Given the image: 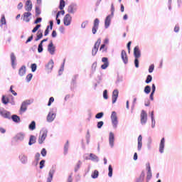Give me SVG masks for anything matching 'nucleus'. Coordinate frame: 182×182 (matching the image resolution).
<instances>
[{
    "label": "nucleus",
    "instance_id": "54",
    "mask_svg": "<svg viewBox=\"0 0 182 182\" xmlns=\"http://www.w3.org/2000/svg\"><path fill=\"white\" fill-rule=\"evenodd\" d=\"M41 154L43 156H46V154H47V151L46 149H43L42 151H41Z\"/></svg>",
    "mask_w": 182,
    "mask_h": 182
},
{
    "label": "nucleus",
    "instance_id": "36",
    "mask_svg": "<svg viewBox=\"0 0 182 182\" xmlns=\"http://www.w3.org/2000/svg\"><path fill=\"white\" fill-rule=\"evenodd\" d=\"M20 159L22 161V163H23V164L26 163L27 161H28L27 157L26 156H24V155H21L20 156Z\"/></svg>",
    "mask_w": 182,
    "mask_h": 182
},
{
    "label": "nucleus",
    "instance_id": "28",
    "mask_svg": "<svg viewBox=\"0 0 182 182\" xmlns=\"http://www.w3.org/2000/svg\"><path fill=\"white\" fill-rule=\"evenodd\" d=\"M144 178H145V173L144 171H142L139 178L137 179V182H142L144 180Z\"/></svg>",
    "mask_w": 182,
    "mask_h": 182
},
{
    "label": "nucleus",
    "instance_id": "57",
    "mask_svg": "<svg viewBox=\"0 0 182 182\" xmlns=\"http://www.w3.org/2000/svg\"><path fill=\"white\" fill-rule=\"evenodd\" d=\"M179 31H180V27H179V26H175V27H174V32H175V33H178Z\"/></svg>",
    "mask_w": 182,
    "mask_h": 182
},
{
    "label": "nucleus",
    "instance_id": "49",
    "mask_svg": "<svg viewBox=\"0 0 182 182\" xmlns=\"http://www.w3.org/2000/svg\"><path fill=\"white\" fill-rule=\"evenodd\" d=\"M103 125H104V122L101 121V122H97V127L98 129H101Z\"/></svg>",
    "mask_w": 182,
    "mask_h": 182
},
{
    "label": "nucleus",
    "instance_id": "1",
    "mask_svg": "<svg viewBox=\"0 0 182 182\" xmlns=\"http://www.w3.org/2000/svg\"><path fill=\"white\" fill-rule=\"evenodd\" d=\"M48 136V132L46 130H42L40 133V136L38 139V142L40 144H42L46 140Z\"/></svg>",
    "mask_w": 182,
    "mask_h": 182
},
{
    "label": "nucleus",
    "instance_id": "27",
    "mask_svg": "<svg viewBox=\"0 0 182 182\" xmlns=\"http://www.w3.org/2000/svg\"><path fill=\"white\" fill-rule=\"evenodd\" d=\"M42 38H43V32L41 31V30H38V33H37V38H36V41H38Z\"/></svg>",
    "mask_w": 182,
    "mask_h": 182
},
{
    "label": "nucleus",
    "instance_id": "60",
    "mask_svg": "<svg viewBox=\"0 0 182 182\" xmlns=\"http://www.w3.org/2000/svg\"><path fill=\"white\" fill-rule=\"evenodd\" d=\"M13 86H11V88H10V91L11 92V93L14 95V96H16L17 95V93L14 91V90H13Z\"/></svg>",
    "mask_w": 182,
    "mask_h": 182
},
{
    "label": "nucleus",
    "instance_id": "11",
    "mask_svg": "<svg viewBox=\"0 0 182 182\" xmlns=\"http://www.w3.org/2000/svg\"><path fill=\"white\" fill-rule=\"evenodd\" d=\"M33 8V4L31 0H27L25 6V9L26 11L30 12L31 11Z\"/></svg>",
    "mask_w": 182,
    "mask_h": 182
},
{
    "label": "nucleus",
    "instance_id": "3",
    "mask_svg": "<svg viewBox=\"0 0 182 182\" xmlns=\"http://www.w3.org/2000/svg\"><path fill=\"white\" fill-rule=\"evenodd\" d=\"M140 121L141 124H145L147 122V113L144 110L141 112Z\"/></svg>",
    "mask_w": 182,
    "mask_h": 182
},
{
    "label": "nucleus",
    "instance_id": "53",
    "mask_svg": "<svg viewBox=\"0 0 182 182\" xmlns=\"http://www.w3.org/2000/svg\"><path fill=\"white\" fill-rule=\"evenodd\" d=\"M32 72H35L37 69V65L36 64H32L31 65Z\"/></svg>",
    "mask_w": 182,
    "mask_h": 182
},
{
    "label": "nucleus",
    "instance_id": "17",
    "mask_svg": "<svg viewBox=\"0 0 182 182\" xmlns=\"http://www.w3.org/2000/svg\"><path fill=\"white\" fill-rule=\"evenodd\" d=\"M111 23V16H107L105 20V28H108Z\"/></svg>",
    "mask_w": 182,
    "mask_h": 182
},
{
    "label": "nucleus",
    "instance_id": "16",
    "mask_svg": "<svg viewBox=\"0 0 182 182\" xmlns=\"http://www.w3.org/2000/svg\"><path fill=\"white\" fill-rule=\"evenodd\" d=\"M165 147V138H162L159 144V152L161 154L164 153Z\"/></svg>",
    "mask_w": 182,
    "mask_h": 182
},
{
    "label": "nucleus",
    "instance_id": "63",
    "mask_svg": "<svg viewBox=\"0 0 182 182\" xmlns=\"http://www.w3.org/2000/svg\"><path fill=\"white\" fill-rule=\"evenodd\" d=\"M33 39V36L32 35L29 38H28V40L26 41V43L31 42Z\"/></svg>",
    "mask_w": 182,
    "mask_h": 182
},
{
    "label": "nucleus",
    "instance_id": "32",
    "mask_svg": "<svg viewBox=\"0 0 182 182\" xmlns=\"http://www.w3.org/2000/svg\"><path fill=\"white\" fill-rule=\"evenodd\" d=\"M65 6V0H60V10H63L64 7Z\"/></svg>",
    "mask_w": 182,
    "mask_h": 182
},
{
    "label": "nucleus",
    "instance_id": "52",
    "mask_svg": "<svg viewBox=\"0 0 182 182\" xmlns=\"http://www.w3.org/2000/svg\"><path fill=\"white\" fill-rule=\"evenodd\" d=\"M60 14H61V15H65V10H61V11H58V13H57V18H59V16Z\"/></svg>",
    "mask_w": 182,
    "mask_h": 182
},
{
    "label": "nucleus",
    "instance_id": "24",
    "mask_svg": "<svg viewBox=\"0 0 182 182\" xmlns=\"http://www.w3.org/2000/svg\"><path fill=\"white\" fill-rule=\"evenodd\" d=\"M26 73V66H22L21 68L19 70V75L21 76H23Z\"/></svg>",
    "mask_w": 182,
    "mask_h": 182
},
{
    "label": "nucleus",
    "instance_id": "9",
    "mask_svg": "<svg viewBox=\"0 0 182 182\" xmlns=\"http://www.w3.org/2000/svg\"><path fill=\"white\" fill-rule=\"evenodd\" d=\"M72 21V17L70 14H65V17H64V25L68 26L70 25Z\"/></svg>",
    "mask_w": 182,
    "mask_h": 182
},
{
    "label": "nucleus",
    "instance_id": "50",
    "mask_svg": "<svg viewBox=\"0 0 182 182\" xmlns=\"http://www.w3.org/2000/svg\"><path fill=\"white\" fill-rule=\"evenodd\" d=\"M131 45H132V41H129L127 43V50H128V53H130V50H131Z\"/></svg>",
    "mask_w": 182,
    "mask_h": 182
},
{
    "label": "nucleus",
    "instance_id": "39",
    "mask_svg": "<svg viewBox=\"0 0 182 182\" xmlns=\"http://www.w3.org/2000/svg\"><path fill=\"white\" fill-rule=\"evenodd\" d=\"M12 119L15 122H20V118L17 115L12 116Z\"/></svg>",
    "mask_w": 182,
    "mask_h": 182
},
{
    "label": "nucleus",
    "instance_id": "20",
    "mask_svg": "<svg viewBox=\"0 0 182 182\" xmlns=\"http://www.w3.org/2000/svg\"><path fill=\"white\" fill-rule=\"evenodd\" d=\"M53 26V21H50V26H48L46 31H45V36H47L50 32V31H52ZM50 29V31H49Z\"/></svg>",
    "mask_w": 182,
    "mask_h": 182
},
{
    "label": "nucleus",
    "instance_id": "15",
    "mask_svg": "<svg viewBox=\"0 0 182 182\" xmlns=\"http://www.w3.org/2000/svg\"><path fill=\"white\" fill-rule=\"evenodd\" d=\"M114 134L112 132L109 134V144L111 147L114 146Z\"/></svg>",
    "mask_w": 182,
    "mask_h": 182
},
{
    "label": "nucleus",
    "instance_id": "12",
    "mask_svg": "<svg viewBox=\"0 0 182 182\" xmlns=\"http://www.w3.org/2000/svg\"><path fill=\"white\" fill-rule=\"evenodd\" d=\"M0 115L6 119H9L11 117L10 112L4 110V109H0Z\"/></svg>",
    "mask_w": 182,
    "mask_h": 182
},
{
    "label": "nucleus",
    "instance_id": "7",
    "mask_svg": "<svg viewBox=\"0 0 182 182\" xmlns=\"http://www.w3.org/2000/svg\"><path fill=\"white\" fill-rule=\"evenodd\" d=\"M102 62L104 63L102 65H101L102 70H105L109 67V61L107 57H102Z\"/></svg>",
    "mask_w": 182,
    "mask_h": 182
},
{
    "label": "nucleus",
    "instance_id": "58",
    "mask_svg": "<svg viewBox=\"0 0 182 182\" xmlns=\"http://www.w3.org/2000/svg\"><path fill=\"white\" fill-rule=\"evenodd\" d=\"M33 77V75L32 74H29L27 77H26V79H27V81L28 82H30L31 80Z\"/></svg>",
    "mask_w": 182,
    "mask_h": 182
},
{
    "label": "nucleus",
    "instance_id": "41",
    "mask_svg": "<svg viewBox=\"0 0 182 182\" xmlns=\"http://www.w3.org/2000/svg\"><path fill=\"white\" fill-rule=\"evenodd\" d=\"M152 81V76L151 75H148L146 77V80L145 81L146 83L149 84Z\"/></svg>",
    "mask_w": 182,
    "mask_h": 182
},
{
    "label": "nucleus",
    "instance_id": "22",
    "mask_svg": "<svg viewBox=\"0 0 182 182\" xmlns=\"http://www.w3.org/2000/svg\"><path fill=\"white\" fill-rule=\"evenodd\" d=\"M54 66L53 60H50L49 63L46 65V68L49 70H52Z\"/></svg>",
    "mask_w": 182,
    "mask_h": 182
},
{
    "label": "nucleus",
    "instance_id": "51",
    "mask_svg": "<svg viewBox=\"0 0 182 182\" xmlns=\"http://www.w3.org/2000/svg\"><path fill=\"white\" fill-rule=\"evenodd\" d=\"M103 98L105 99V100L108 99L107 90H104L103 91Z\"/></svg>",
    "mask_w": 182,
    "mask_h": 182
},
{
    "label": "nucleus",
    "instance_id": "37",
    "mask_svg": "<svg viewBox=\"0 0 182 182\" xmlns=\"http://www.w3.org/2000/svg\"><path fill=\"white\" fill-rule=\"evenodd\" d=\"M2 102L4 105H7L9 102V99L8 97H6L4 95L2 97Z\"/></svg>",
    "mask_w": 182,
    "mask_h": 182
},
{
    "label": "nucleus",
    "instance_id": "5",
    "mask_svg": "<svg viewBox=\"0 0 182 182\" xmlns=\"http://www.w3.org/2000/svg\"><path fill=\"white\" fill-rule=\"evenodd\" d=\"M121 58L124 64H127L129 62L128 55L125 50H122L121 51Z\"/></svg>",
    "mask_w": 182,
    "mask_h": 182
},
{
    "label": "nucleus",
    "instance_id": "47",
    "mask_svg": "<svg viewBox=\"0 0 182 182\" xmlns=\"http://www.w3.org/2000/svg\"><path fill=\"white\" fill-rule=\"evenodd\" d=\"M104 115L103 112H100L95 115V119H101Z\"/></svg>",
    "mask_w": 182,
    "mask_h": 182
},
{
    "label": "nucleus",
    "instance_id": "55",
    "mask_svg": "<svg viewBox=\"0 0 182 182\" xmlns=\"http://www.w3.org/2000/svg\"><path fill=\"white\" fill-rule=\"evenodd\" d=\"M55 101V99H54V97H50V100H49V102H48V106H50L51 105V104L53 102Z\"/></svg>",
    "mask_w": 182,
    "mask_h": 182
},
{
    "label": "nucleus",
    "instance_id": "38",
    "mask_svg": "<svg viewBox=\"0 0 182 182\" xmlns=\"http://www.w3.org/2000/svg\"><path fill=\"white\" fill-rule=\"evenodd\" d=\"M144 91L146 94H149L151 92V87L149 85L146 86Z\"/></svg>",
    "mask_w": 182,
    "mask_h": 182
},
{
    "label": "nucleus",
    "instance_id": "40",
    "mask_svg": "<svg viewBox=\"0 0 182 182\" xmlns=\"http://www.w3.org/2000/svg\"><path fill=\"white\" fill-rule=\"evenodd\" d=\"M29 129L31 130H34L36 129V122L34 121H33L29 125Z\"/></svg>",
    "mask_w": 182,
    "mask_h": 182
},
{
    "label": "nucleus",
    "instance_id": "42",
    "mask_svg": "<svg viewBox=\"0 0 182 182\" xmlns=\"http://www.w3.org/2000/svg\"><path fill=\"white\" fill-rule=\"evenodd\" d=\"M41 27V24H37L36 27L33 28L32 32L35 33Z\"/></svg>",
    "mask_w": 182,
    "mask_h": 182
},
{
    "label": "nucleus",
    "instance_id": "4",
    "mask_svg": "<svg viewBox=\"0 0 182 182\" xmlns=\"http://www.w3.org/2000/svg\"><path fill=\"white\" fill-rule=\"evenodd\" d=\"M111 121L114 127H117L118 124L117 115L115 112H112L111 114Z\"/></svg>",
    "mask_w": 182,
    "mask_h": 182
},
{
    "label": "nucleus",
    "instance_id": "34",
    "mask_svg": "<svg viewBox=\"0 0 182 182\" xmlns=\"http://www.w3.org/2000/svg\"><path fill=\"white\" fill-rule=\"evenodd\" d=\"M99 176V171L97 170L94 171V173L91 174L92 178H97Z\"/></svg>",
    "mask_w": 182,
    "mask_h": 182
},
{
    "label": "nucleus",
    "instance_id": "48",
    "mask_svg": "<svg viewBox=\"0 0 182 182\" xmlns=\"http://www.w3.org/2000/svg\"><path fill=\"white\" fill-rule=\"evenodd\" d=\"M1 24L3 25H6V18H5V16H2L1 19Z\"/></svg>",
    "mask_w": 182,
    "mask_h": 182
},
{
    "label": "nucleus",
    "instance_id": "59",
    "mask_svg": "<svg viewBox=\"0 0 182 182\" xmlns=\"http://www.w3.org/2000/svg\"><path fill=\"white\" fill-rule=\"evenodd\" d=\"M23 7V4L22 2H20L18 4V10H21L22 9V8Z\"/></svg>",
    "mask_w": 182,
    "mask_h": 182
},
{
    "label": "nucleus",
    "instance_id": "26",
    "mask_svg": "<svg viewBox=\"0 0 182 182\" xmlns=\"http://www.w3.org/2000/svg\"><path fill=\"white\" fill-rule=\"evenodd\" d=\"M36 142V137L31 135V137H30V141H29L28 144L30 146H31L32 144H35Z\"/></svg>",
    "mask_w": 182,
    "mask_h": 182
},
{
    "label": "nucleus",
    "instance_id": "13",
    "mask_svg": "<svg viewBox=\"0 0 182 182\" xmlns=\"http://www.w3.org/2000/svg\"><path fill=\"white\" fill-rule=\"evenodd\" d=\"M48 50L50 53V54H51V55L55 54V47H54L53 41H51L50 43V44L48 45Z\"/></svg>",
    "mask_w": 182,
    "mask_h": 182
},
{
    "label": "nucleus",
    "instance_id": "19",
    "mask_svg": "<svg viewBox=\"0 0 182 182\" xmlns=\"http://www.w3.org/2000/svg\"><path fill=\"white\" fill-rule=\"evenodd\" d=\"M55 118V114L53 112H50L48 115L47 120L48 122H52Z\"/></svg>",
    "mask_w": 182,
    "mask_h": 182
},
{
    "label": "nucleus",
    "instance_id": "30",
    "mask_svg": "<svg viewBox=\"0 0 182 182\" xmlns=\"http://www.w3.org/2000/svg\"><path fill=\"white\" fill-rule=\"evenodd\" d=\"M27 109V104L26 102H23L21 107V113L26 112Z\"/></svg>",
    "mask_w": 182,
    "mask_h": 182
},
{
    "label": "nucleus",
    "instance_id": "45",
    "mask_svg": "<svg viewBox=\"0 0 182 182\" xmlns=\"http://www.w3.org/2000/svg\"><path fill=\"white\" fill-rule=\"evenodd\" d=\"M43 50V44L42 43H40L39 46H38V53H42Z\"/></svg>",
    "mask_w": 182,
    "mask_h": 182
},
{
    "label": "nucleus",
    "instance_id": "64",
    "mask_svg": "<svg viewBox=\"0 0 182 182\" xmlns=\"http://www.w3.org/2000/svg\"><path fill=\"white\" fill-rule=\"evenodd\" d=\"M40 157H41V154H40L39 153H37V154H36V159L37 161H39V160H40Z\"/></svg>",
    "mask_w": 182,
    "mask_h": 182
},
{
    "label": "nucleus",
    "instance_id": "43",
    "mask_svg": "<svg viewBox=\"0 0 182 182\" xmlns=\"http://www.w3.org/2000/svg\"><path fill=\"white\" fill-rule=\"evenodd\" d=\"M90 158H91V160H92V161L98 159V157L93 154H90Z\"/></svg>",
    "mask_w": 182,
    "mask_h": 182
},
{
    "label": "nucleus",
    "instance_id": "18",
    "mask_svg": "<svg viewBox=\"0 0 182 182\" xmlns=\"http://www.w3.org/2000/svg\"><path fill=\"white\" fill-rule=\"evenodd\" d=\"M137 141H138L137 149L138 151H141L142 148V136L141 135H139L138 136Z\"/></svg>",
    "mask_w": 182,
    "mask_h": 182
},
{
    "label": "nucleus",
    "instance_id": "44",
    "mask_svg": "<svg viewBox=\"0 0 182 182\" xmlns=\"http://www.w3.org/2000/svg\"><path fill=\"white\" fill-rule=\"evenodd\" d=\"M134 65H135V68H138L139 67V58L134 59Z\"/></svg>",
    "mask_w": 182,
    "mask_h": 182
},
{
    "label": "nucleus",
    "instance_id": "21",
    "mask_svg": "<svg viewBox=\"0 0 182 182\" xmlns=\"http://www.w3.org/2000/svg\"><path fill=\"white\" fill-rule=\"evenodd\" d=\"M11 65H12V67L14 68H15V63H16V55L14 54V53H11Z\"/></svg>",
    "mask_w": 182,
    "mask_h": 182
},
{
    "label": "nucleus",
    "instance_id": "2",
    "mask_svg": "<svg viewBox=\"0 0 182 182\" xmlns=\"http://www.w3.org/2000/svg\"><path fill=\"white\" fill-rule=\"evenodd\" d=\"M100 44H101V39L98 38L95 44H94V48H92V56L96 55V54L97 53Z\"/></svg>",
    "mask_w": 182,
    "mask_h": 182
},
{
    "label": "nucleus",
    "instance_id": "46",
    "mask_svg": "<svg viewBox=\"0 0 182 182\" xmlns=\"http://www.w3.org/2000/svg\"><path fill=\"white\" fill-rule=\"evenodd\" d=\"M154 68H155L154 65H151L149 68V73H152L154 70Z\"/></svg>",
    "mask_w": 182,
    "mask_h": 182
},
{
    "label": "nucleus",
    "instance_id": "35",
    "mask_svg": "<svg viewBox=\"0 0 182 182\" xmlns=\"http://www.w3.org/2000/svg\"><path fill=\"white\" fill-rule=\"evenodd\" d=\"M105 46V44H102L100 48V51H101L102 53L107 52V48H106Z\"/></svg>",
    "mask_w": 182,
    "mask_h": 182
},
{
    "label": "nucleus",
    "instance_id": "6",
    "mask_svg": "<svg viewBox=\"0 0 182 182\" xmlns=\"http://www.w3.org/2000/svg\"><path fill=\"white\" fill-rule=\"evenodd\" d=\"M99 24H100L99 18H95V20H94V26L92 27V34H96L97 31L98 30V28H99Z\"/></svg>",
    "mask_w": 182,
    "mask_h": 182
},
{
    "label": "nucleus",
    "instance_id": "31",
    "mask_svg": "<svg viewBox=\"0 0 182 182\" xmlns=\"http://www.w3.org/2000/svg\"><path fill=\"white\" fill-rule=\"evenodd\" d=\"M108 176L109 177H112V174H113V168L112 166L111 165H109L108 166Z\"/></svg>",
    "mask_w": 182,
    "mask_h": 182
},
{
    "label": "nucleus",
    "instance_id": "23",
    "mask_svg": "<svg viewBox=\"0 0 182 182\" xmlns=\"http://www.w3.org/2000/svg\"><path fill=\"white\" fill-rule=\"evenodd\" d=\"M24 134L19 133L15 136L16 141H22L24 139Z\"/></svg>",
    "mask_w": 182,
    "mask_h": 182
},
{
    "label": "nucleus",
    "instance_id": "14",
    "mask_svg": "<svg viewBox=\"0 0 182 182\" xmlns=\"http://www.w3.org/2000/svg\"><path fill=\"white\" fill-rule=\"evenodd\" d=\"M31 13L30 11L24 12L23 16V21L28 23L30 21V16H31Z\"/></svg>",
    "mask_w": 182,
    "mask_h": 182
},
{
    "label": "nucleus",
    "instance_id": "10",
    "mask_svg": "<svg viewBox=\"0 0 182 182\" xmlns=\"http://www.w3.org/2000/svg\"><path fill=\"white\" fill-rule=\"evenodd\" d=\"M134 56L135 58H139L141 57V51L139 46H136L134 48Z\"/></svg>",
    "mask_w": 182,
    "mask_h": 182
},
{
    "label": "nucleus",
    "instance_id": "25",
    "mask_svg": "<svg viewBox=\"0 0 182 182\" xmlns=\"http://www.w3.org/2000/svg\"><path fill=\"white\" fill-rule=\"evenodd\" d=\"M67 11L70 14H74L75 11V8L73 5L68 6V9H67Z\"/></svg>",
    "mask_w": 182,
    "mask_h": 182
},
{
    "label": "nucleus",
    "instance_id": "62",
    "mask_svg": "<svg viewBox=\"0 0 182 182\" xmlns=\"http://www.w3.org/2000/svg\"><path fill=\"white\" fill-rule=\"evenodd\" d=\"M41 21H42L41 17H39L38 18H37V19L36 20L35 23H36V24H38V23H41Z\"/></svg>",
    "mask_w": 182,
    "mask_h": 182
},
{
    "label": "nucleus",
    "instance_id": "56",
    "mask_svg": "<svg viewBox=\"0 0 182 182\" xmlns=\"http://www.w3.org/2000/svg\"><path fill=\"white\" fill-rule=\"evenodd\" d=\"M45 161L44 160H42L40 163V168L42 169L43 167H44V165H45Z\"/></svg>",
    "mask_w": 182,
    "mask_h": 182
},
{
    "label": "nucleus",
    "instance_id": "33",
    "mask_svg": "<svg viewBox=\"0 0 182 182\" xmlns=\"http://www.w3.org/2000/svg\"><path fill=\"white\" fill-rule=\"evenodd\" d=\"M69 149V141L65 142V145H64V154H67Z\"/></svg>",
    "mask_w": 182,
    "mask_h": 182
},
{
    "label": "nucleus",
    "instance_id": "29",
    "mask_svg": "<svg viewBox=\"0 0 182 182\" xmlns=\"http://www.w3.org/2000/svg\"><path fill=\"white\" fill-rule=\"evenodd\" d=\"M151 177H152V173H151V167L149 166L147 176H146L147 181H149L151 178Z\"/></svg>",
    "mask_w": 182,
    "mask_h": 182
},
{
    "label": "nucleus",
    "instance_id": "8",
    "mask_svg": "<svg viewBox=\"0 0 182 182\" xmlns=\"http://www.w3.org/2000/svg\"><path fill=\"white\" fill-rule=\"evenodd\" d=\"M118 97H119V91L117 90H114L112 95V104H114L117 102Z\"/></svg>",
    "mask_w": 182,
    "mask_h": 182
},
{
    "label": "nucleus",
    "instance_id": "61",
    "mask_svg": "<svg viewBox=\"0 0 182 182\" xmlns=\"http://www.w3.org/2000/svg\"><path fill=\"white\" fill-rule=\"evenodd\" d=\"M51 36L53 38H55L57 36V33H56L55 30L53 31V33H51Z\"/></svg>",
    "mask_w": 182,
    "mask_h": 182
}]
</instances>
